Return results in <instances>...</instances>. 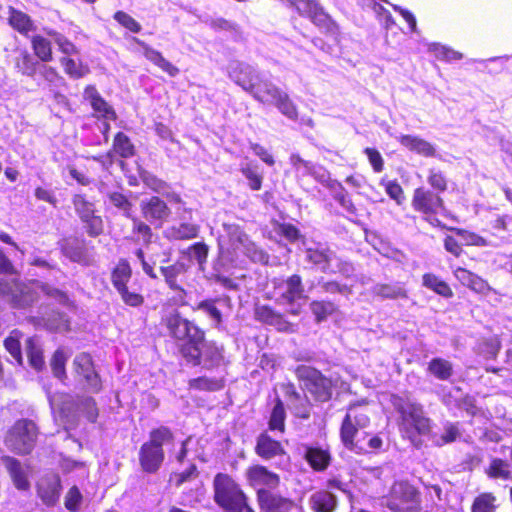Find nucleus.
<instances>
[{
    "label": "nucleus",
    "mask_w": 512,
    "mask_h": 512,
    "mask_svg": "<svg viewBox=\"0 0 512 512\" xmlns=\"http://www.w3.org/2000/svg\"><path fill=\"white\" fill-rule=\"evenodd\" d=\"M370 425L367 409L359 403L351 404L340 427L344 447L356 454L383 451L384 441L378 434L360 432Z\"/></svg>",
    "instance_id": "1"
},
{
    "label": "nucleus",
    "mask_w": 512,
    "mask_h": 512,
    "mask_svg": "<svg viewBox=\"0 0 512 512\" xmlns=\"http://www.w3.org/2000/svg\"><path fill=\"white\" fill-rule=\"evenodd\" d=\"M175 436L167 426L154 428L149 432L148 441L144 442L138 453L141 469L148 474L156 473L165 460L164 446H174Z\"/></svg>",
    "instance_id": "2"
},
{
    "label": "nucleus",
    "mask_w": 512,
    "mask_h": 512,
    "mask_svg": "<svg viewBox=\"0 0 512 512\" xmlns=\"http://www.w3.org/2000/svg\"><path fill=\"white\" fill-rule=\"evenodd\" d=\"M213 490L214 501L224 512H255L246 493L230 475L216 474Z\"/></svg>",
    "instance_id": "3"
},
{
    "label": "nucleus",
    "mask_w": 512,
    "mask_h": 512,
    "mask_svg": "<svg viewBox=\"0 0 512 512\" xmlns=\"http://www.w3.org/2000/svg\"><path fill=\"white\" fill-rule=\"evenodd\" d=\"M272 285L276 303L286 306L287 314L299 316L303 303L308 299L302 277L299 274H292L286 278H274Z\"/></svg>",
    "instance_id": "4"
},
{
    "label": "nucleus",
    "mask_w": 512,
    "mask_h": 512,
    "mask_svg": "<svg viewBox=\"0 0 512 512\" xmlns=\"http://www.w3.org/2000/svg\"><path fill=\"white\" fill-rule=\"evenodd\" d=\"M229 78L255 100H264L266 84L272 82L266 78L256 67L239 60H232L227 65Z\"/></svg>",
    "instance_id": "5"
},
{
    "label": "nucleus",
    "mask_w": 512,
    "mask_h": 512,
    "mask_svg": "<svg viewBox=\"0 0 512 512\" xmlns=\"http://www.w3.org/2000/svg\"><path fill=\"white\" fill-rule=\"evenodd\" d=\"M182 358L193 367L202 366L210 370L219 367L223 363L224 348L218 346L214 341L207 340L205 332H203L202 339L184 349Z\"/></svg>",
    "instance_id": "6"
},
{
    "label": "nucleus",
    "mask_w": 512,
    "mask_h": 512,
    "mask_svg": "<svg viewBox=\"0 0 512 512\" xmlns=\"http://www.w3.org/2000/svg\"><path fill=\"white\" fill-rule=\"evenodd\" d=\"M295 374L314 401L324 403L332 398L333 382L318 369L300 364L295 368Z\"/></svg>",
    "instance_id": "7"
},
{
    "label": "nucleus",
    "mask_w": 512,
    "mask_h": 512,
    "mask_svg": "<svg viewBox=\"0 0 512 512\" xmlns=\"http://www.w3.org/2000/svg\"><path fill=\"white\" fill-rule=\"evenodd\" d=\"M385 505L393 512H421V493L409 482L398 481L392 485Z\"/></svg>",
    "instance_id": "8"
},
{
    "label": "nucleus",
    "mask_w": 512,
    "mask_h": 512,
    "mask_svg": "<svg viewBox=\"0 0 512 512\" xmlns=\"http://www.w3.org/2000/svg\"><path fill=\"white\" fill-rule=\"evenodd\" d=\"M38 427L30 419H19L9 429L5 444L16 454H29L35 447L38 437Z\"/></svg>",
    "instance_id": "9"
},
{
    "label": "nucleus",
    "mask_w": 512,
    "mask_h": 512,
    "mask_svg": "<svg viewBox=\"0 0 512 512\" xmlns=\"http://www.w3.org/2000/svg\"><path fill=\"white\" fill-rule=\"evenodd\" d=\"M391 403L400 415L401 424L405 429H413L418 434H426L429 431L430 420L424 416L420 404L397 395H392Z\"/></svg>",
    "instance_id": "10"
},
{
    "label": "nucleus",
    "mask_w": 512,
    "mask_h": 512,
    "mask_svg": "<svg viewBox=\"0 0 512 512\" xmlns=\"http://www.w3.org/2000/svg\"><path fill=\"white\" fill-rule=\"evenodd\" d=\"M0 297L13 308L25 309L37 300V294L15 275H0Z\"/></svg>",
    "instance_id": "11"
},
{
    "label": "nucleus",
    "mask_w": 512,
    "mask_h": 512,
    "mask_svg": "<svg viewBox=\"0 0 512 512\" xmlns=\"http://www.w3.org/2000/svg\"><path fill=\"white\" fill-rule=\"evenodd\" d=\"M165 325L169 335L178 342L180 355L183 356L184 349L194 345L202 339L204 332L195 323L182 317L179 312H173L166 316Z\"/></svg>",
    "instance_id": "12"
},
{
    "label": "nucleus",
    "mask_w": 512,
    "mask_h": 512,
    "mask_svg": "<svg viewBox=\"0 0 512 512\" xmlns=\"http://www.w3.org/2000/svg\"><path fill=\"white\" fill-rule=\"evenodd\" d=\"M412 207L415 211L423 214L424 220L434 227L441 225L437 214L445 211L444 201L441 196L429 189L419 187L414 190Z\"/></svg>",
    "instance_id": "13"
},
{
    "label": "nucleus",
    "mask_w": 512,
    "mask_h": 512,
    "mask_svg": "<svg viewBox=\"0 0 512 512\" xmlns=\"http://www.w3.org/2000/svg\"><path fill=\"white\" fill-rule=\"evenodd\" d=\"M72 204L75 213L83 223V228L90 237H98L104 231V223L101 216L96 214L94 202L87 199L84 194H74Z\"/></svg>",
    "instance_id": "14"
},
{
    "label": "nucleus",
    "mask_w": 512,
    "mask_h": 512,
    "mask_svg": "<svg viewBox=\"0 0 512 512\" xmlns=\"http://www.w3.org/2000/svg\"><path fill=\"white\" fill-rule=\"evenodd\" d=\"M345 486L338 479H329L327 489L317 490L310 495L308 499L310 508L315 512H335L338 508V497L330 489H337L349 494Z\"/></svg>",
    "instance_id": "15"
},
{
    "label": "nucleus",
    "mask_w": 512,
    "mask_h": 512,
    "mask_svg": "<svg viewBox=\"0 0 512 512\" xmlns=\"http://www.w3.org/2000/svg\"><path fill=\"white\" fill-rule=\"evenodd\" d=\"M247 484L256 490H275L280 484V476L261 464L249 466L244 473Z\"/></svg>",
    "instance_id": "16"
},
{
    "label": "nucleus",
    "mask_w": 512,
    "mask_h": 512,
    "mask_svg": "<svg viewBox=\"0 0 512 512\" xmlns=\"http://www.w3.org/2000/svg\"><path fill=\"white\" fill-rule=\"evenodd\" d=\"M167 262L168 259H162L160 261V273L163 276L168 288L176 293L177 300L183 304L187 292L182 286L179 277L186 273L187 266L182 261H176L171 265H165Z\"/></svg>",
    "instance_id": "17"
},
{
    "label": "nucleus",
    "mask_w": 512,
    "mask_h": 512,
    "mask_svg": "<svg viewBox=\"0 0 512 512\" xmlns=\"http://www.w3.org/2000/svg\"><path fill=\"white\" fill-rule=\"evenodd\" d=\"M140 210L143 218L156 227L162 226L171 214L166 202L158 196L141 200Z\"/></svg>",
    "instance_id": "18"
},
{
    "label": "nucleus",
    "mask_w": 512,
    "mask_h": 512,
    "mask_svg": "<svg viewBox=\"0 0 512 512\" xmlns=\"http://www.w3.org/2000/svg\"><path fill=\"white\" fill-rule=\"evenodd\" d=\"M256 499L261 512H290L294 501L274 490L261 489L256 492Z\"/></svg>",
    "instance_id": "19"
},
{
    "label": "nucleus",
    "mask_w": 512,
    "mask_h": 512,
    "mask_svg": "<svg viewBox=\"0 0 512 512\" xmlns=\"http://www.w3.org/2000/svg\"><path fill=\"white\" fill-rule=\"evenodd\" d=\"M265 86L266 92L264 94V100H260L259 102L274 104L287 118L296 120L298 116L297 109L288 94L273 83L266 84Z\"/></svg>",
    "instance_id": "20"
},
{
    "label": "nucleus",
    "mask_w": 512,
    "mask_h": 512,
    "mask_svg": "<svg viewBox=\"0 0 512 512\" xmlns=\"http://www.w3.org/2000/svg\"><path fill=\"white\" fill-rule=\"evenodd\" d=\"M336 259V253L322 243H316L305 249V261L317 267L323 273L335 272L332 264Z\"/></svg>",
    "instance_id": "21"
},
{
    "label": "nucleus",
    "mask_w": 512,
    "mask_h": 512,
    "mask_svg": "<svg viewBox=\"0 0 512 512\" xmlns=\"http://www.w3.org/2000/svg\"><path fill=\"white\" fill-rule=\"evenodd\" d=\"M73 365L77 375L81 376L85 381L87 388L92 392H98L101 389V380L98 373L94 369L92 358L87 353L76 355Z\"/></svg>",
    "instance_id": "22"
},
{
    "label": "nucleus",
    "mask_w": 512,
    "mask_h": 512,
    "mask_svg": "<svg viewBox=\"0 0 512 512\" xmlns=\"http://www.w3.org/2000/svg\"><path fill=\"white\" fill-rule=\"evenodd\" d=\"M73 365L77 375L81 376L85 381L87 388L92 392H98L101 389V380L98 373L94 369L92 358L87 353L76 355Z\"/></svg>",
    "instance_id": "23"
},
{
    "label": "nucleus",
    "mask_w": 512,
    "mask_h": 512,
    "mask_svg": "<svg viewBox=\"0 0 512 512\" xmlns=\"http://www.w3.org/2000/svg\"><path fill=\"white\" fill-rule=\"evenodd\" d=\"M255 317L258 321L275 327L280 332H293V325L286 320L284 314L276 311L269 305H261L255 309Z\"/></svg>",
    "instance_id": "24"
},
{
    "label": "nucleus",
    "mask_w": 512,
    "mask_h": 512,
    "mask_svg": "<svg viewBox=\"0 0 512 512\" xmlns=\"http://www.w3.org/2000/svg\"><path fill=\"white\" fill-rule=\"evenodd\" d=\"M255 453L264 460H271L277 457L286 456V452L282 444L274 440L267 432L258 435L255 445Z\"/></svg>",
    "instance_id": "25"
},
{
    "label": "nucleus",
    "mask_w": 512,
    "mask_h": 512,
    "mask_svg": "<svg viewBox=\"0 0 512 512\" xmlns=\"http://www.w3.org/2000/svg\"><path fill=\"white\" fill-rule=\"evenodd\" d=\"M84 99L89 101L93 110L102 117L109 120H116L117 114L113 107L100 95L94 85H88L83 93Z\"/></svg>",
    "instance_id": "26"
},
{
    "label": "nucleus",
    "mask_w": 512,
    "mask_h": 512,
    "mask_svg": "<svg viewBox=\"0 0 512 512\" xmlns=\"http://www.w3.org/2000/svg\"><path fill=\"white\" fill-rule=\"evenodd\" d=\"M1 461L7 469L15 487L18 490H28L30 483L24 465L18 459L7 455L3 456Z\"/></svg>",
    "instance_id": "27"
},
{
    "label": "nucleus",
    "mask_w": 512,
    "mask_h": 512,
    "mask_svg": "<svg viewBox=\"0 0 512 512\" xmlns=\"http://www.w3.org/2000/svg\"><path fill=\"white\" fill-rule=\"evenodd\" d=\"M37 491L39 497L46 505H55L59 500L61 491L59 477L57 475H51L41 479L37 485Z\"/></svg>",
    "instance_id": "28"
},
{
    "label": "nucleus",
    "mask_w": 512,
    "mask_h": 512,
    "mask_svg": "<svg viewBox=\"0 0 512 512\" xmlns=\"http://www.w3.org/2000/svg\"><path fill=\"white\" fill-rule=\"evenodd\" d=\"M104 193V203L107 209H115L126 218H132L133 203L130 199L120 191L107 190Z\"/></svg>",
    "instance_id": "29"
},
{
    "label": "nucleus",
    "mask_w": 512,
    "mask_h": 512,
    "mask_svg": "<svg viewBox=\"0 0 512 512\" xmlns=\"http://www.w3.org/2000/svg\"><path fill=\"white\" fill-rule=\"evenodd\" d=\"M454 275L462 285L467 286L477 293L485 294L490 290V286L486 280L465 268H456Z\"/></svg>",
    "instance_id": "30"
},
{
    "label": "nucleus",
    "mask_w": 512,
    "mask_h": 512,
    "mask_svg": "<svg viewBox=\"0 0 512 512\" xmlns=\"http://www.w3.org/2000/svg\"><path fill=\"white\" fill-rule=\"evenodd\" d=\"M399 142L401 143V145H403L410 151L415 152L424 157L436 156L435 146L430 142L426 141L425 139L420 138L419 136L401 135L399 137Z\"/></svg>",
    "instance_id": "31"
},
{
    "label": "nucleus",
    "mask_w": 512,
    "mask_h": 512,
    "mask_svg": "<svg viewBox=\"0 0 512 512\" xmlns=\"http://www.w3.org/2000/svg\"><path fill=\"white\" fill-rule=\"evenodd\" d=\"M8 23L14 30L24 36H28L30 32L36 31V26L31 17L14 7H9Z\"/></svg>",
    "instance_id": "32"
},
{
    "label": "nucleus",
    "mask_w": 512,
    "mask_h": 512,
    "mask_svg": "<svg viewBox=\"0 0 512 512\" xmlns=\"http://www.w3.org/2000/svg\"><path fill=\"white\" fill-rule=\"evenodd\" d=\"M285 395L288 401L294 406L297 416L303 419L310 417V402L305 394L297 391L293 384H289L285 388Z\"/></svg>",
    "instance_id": "33"
},
{
    "label": "nucleus",
    "mask_w": 512,
    "mask_h": 512,
    "mask_svg": "<svg viewBox=\"0 0 512 512\" xmlns=\"http://www.w3.org/2000/svg\"><path fill=\"white\" fill-rule=\"evenodd\" d=\"M485 474L494 480H512L511 464L502 458L492 457L489 465L485 468Z\"/></svg>",
    "instance_id": "34"
},
{
    "label": "nucleus",
    "mask_w": 512,
    "mask_h": 512,
    "mask_svg": "<svg viewBox=\"0 0 512 512\" xmlns=\"http://www.w3.org/2000/svg\"><path fill=\"white\" fill-rule=\"evenodd\" d=\"M65 257L72 262L82 263L85 260V241L77 237L64 239L60 244Z\"/></svg>",
    "instance_id": "35"
},
{
    "label": "nucleus",
    "mask_w": 512,
    "mask_h": 512,
    "mask_svg": "<svg viewBox=\"0 0 512 512\" xmlns=\"http://www.w3.org/2000/svg\"><path fill=\"white\" fill-rule=\"evenodd\" d=\"M189 217L181 216L182 220H187ZM199 233V226L196 224L183 221L179 224L173 225L167 229L166 235L172 240H189L196 238Z\"/></svg>",
    "instance_id": "36"
},
{
    "label": "nucleus",
    "mask_w": 512,
    "mask_h": 512,
    "mask_svg": "<svg viewBox=\"0 0 512 512\" xmlns=\"http://www.w3.org/2000/svg\"><path fill=\"white\" fill-rule=\"evenodd\" d=\"M304 458L315 471H324L328 468L331 456L328 450L320 447H306Z\"/></svg>",
    "instance_id": "37"
},
{
    "label": "nucleus",
    "mask_w": 512,
    "mask_h": 512,
    "mask_svg": "<svg viewBox=\"0 0 512 512\" xmlns=\"http://www.w3.org/2000/svg\"><path fill=\"white\" fill-rule=\"evenodd\" d=\"M15 69L22 75L34 77L40 63L26 49L20 50L14 60Z\"/></svg>",
    "instance_id": "38"
},
{
    "label": "nucleus",
    "mask_w": 512,
    "mask_h": 512,
    "mask_svg": "<svg viewBox=\"0 0 512 512\" xmlns=\"http://www.w3.org/2000/svg\"><path fill=\"white\" fill-rule=\"evenodd\" d=\"M25 351L30 365L37 371L43 369L45 362L38 337H28L25 341Z\"/></svg>",
    "instance_id": "39"
},
{
    "label": "nucleus",
    "mask_w": 512,
    "mask_h": 512,
    "mask_svg": "<svg viewBox=\"0 0 512 512\" xmlns=\"http://www.w3.org/2000/svg\"><path fill=\"white\" fill-rule=\"evenodd\" d=\"M223 231L224 237H227L229 245L234 251H239L249 239L241 226L236 223H224Z\"/></svg>",
    "instance_id": "40"
},
{
    "label": "nucleus",
    "mask_w": 512,
    "mask_h": 512,
    "mask_svg": "<svg viewBox=\"0 0 512 512\" xmlns=\"http://www.w3.org/2000/svg\"><path fill=\"white\" fill-rule=\"evenodd\" d=\"M309 309L315 318L316 323H322L337 312L338 307L331 300H312Z\"/></svg>",
    "instance_id": "41"
},
{
    "label": "nucleus",
    "mask_w": 512,
    "mask_h": 512,
    "mask_svg": "<svg viewBox=\"0 0 512 512\" xmlns=\"http://www.w3.org/2000/svg\"><path fill=\"white\" fill-rule=\"evenodd\" d=\"M140 45L143 47V54L144 56L157 65L159 68H161L163 71L168 73L170 76H176L179 73V69L174 66L172 63H170L168 60H166L162 54L153 49L152 47L148 46L144 42H139Z\"/></svg>",
    "instance_id": "42"
},
{
    "label": "nucleus",
    "mask_w": 512,
    "mask_h": 512,
    "mask_svg": "<svg viewBox=\"0 0 512 512\" xmlns=\"http://www.w3.org/2000/svg\"><path fill=\"white\" fill-rule=\"evenodd\" d=\"M132 276V269L126 259H120L116 267L111 273V282L114 288L118 291L127 287L128 282Z\"/></svg>",
    "instance_id": "43"
},
{
    "label": "nucleus",
    "mask_w": 512,
    "mask_h": 512,
    "mask_svg": "<svg viewBox=\"0 0 512 512\" xmlns=\"http://www.w3.org/2000/svg\"><path fill=\"white\" fill-rule=\"evenodd\" d=\"M427 371L441 381H448L454 373L452 363L441 357L431 359Z\"/></svg>",
    "instance_id": "44"
},
{
    "label": "nucleus",
    "mask_w": 512,
    "mask_h": 512,
    "mask_svg": "<svg viewBox=\"0 0 512 512\" xmlns=\"http://www.w3.org/2000/svg\"><path fill=\"white\" fill-rule=\"evenodd\" d=\"M239 251L254 263L267 265L270 259L269 254L250 238Z\"/></svg>",
    "instance_id": "45"
},
{
    "label": "nucleus",
    "mask_w": 512,
    "mask_h": 512,
    "mask_svg": "<svg viewBox=\"0 0 512 512\" xmlns=\"http://www.w3.org/2000/svg\"><path fill=\"white\" fill-rule=\"evenodd\" d=\"M373 293L384 299L407 298V292L400 283L376 284L373 287Z\"/></svg>",
    "instance_id": "46"
},
{
    "label": "nucleus",
    "mask_w": 512,
    "mask_h": 512,
    "mask_svg": "<svg viewBox=\"0 0 512 512\" xmlns=\"http://www.w3.org/2000/svg\"><path fill=\"white\" fill-rule=\"evenodd\" d=\"M225 386V381L222 378H209L206 376H201L197 378H193L189 380V387L191 389L200 390V391H219L223 389Z\"/></svg>",
    "instance_id": "47"
},
{
    "label": "nucleus",
    "mask_w": 512,
    "mask_h": 512,
    "mask_svg": "<svg viewBox=\"0 0 512 512\" xmlns=\"http://www.w3.org/2000/svg\"><path fill=\"white\" fill-rule=\"evenodd\" d=\"M209 253V246L204 242H196L183 251L190 261H196L200 270H204Z\"/></svg>",
    "instance_id": "48"
},
{
    "label": "nucleus",
    "mask_w": 512,
    "mask_h": 512,
    "mask_svg": "<svg viewBox=\"0 0 512 512\" xmlns=\"http://www.w3.org/2000/svg\"><path fill=\"white\" fill-rule=\"evenodd\" d=\"M113 150L121 158H131L135 155V147L130 138L123 132H118L113 140Z\"/></svg>",
    "instance_id": "49"
},
{
    "label": "nucleus",
    "mask_w": 512,
    "mask_h": 512,
    "mask_svg": "<svg viewBox=\"0 0 512 512\" xmlns=\"http://www.w3.org/2000/svg\"><path fill=\"white\" fill-rule=\"evenodd\" d=\"M423 285L445 298H451L453 296V292L450 286L434 274H424Z\"/></svg>",
    "instance_id": "50"
},
{
    "label": "nucleus",
    "mask_w": 512,
    "mask_h": 512,
    "mask_svg": "<svg viewBox=\"0 0 512 512\" xmlns=\"http://www.w3.org/2000/svg\"><path fill=\"white\" fill-rule=\"evenodd\" d=\"M219 301H221L220 298L202 300L194 310L203 312L210 317L215 326H219L222 323V313L216 306V303Z\"/></svg>",
    "instance_id": "51"
},
{
    "label": "nucleus",
    "mask_w": 512,
    "mask_h": 512,
    "mask_svg": "<svg viewBox=\"0 0 512 512\" xmlns=\"http://www.w3.org/2000/svg\"><path fill=\"white\" fill-rule=\"evenodd\" d=\"M31 43L34 53L39 60L42 62L52 61V48L49 40L40 35H36L32 38Z\"/></svg>",
    "instance_id": "52"
},
{
    "label": "nucleus",
    "mask_w": 512,
    "mask_h": 512,
    "mask_svg": "<svg viewBox=\"0 0 512 512\" xmlns=\"http://www.w3.org/2000/svg\"><path fill=\"white\" fill-rule=\"evenodd\" d=\"M310 176H312L317 182L321 183L330 190H344L342 184L337 180L331 179L329 171L319 164H315Z\"/></svg>",
    "instance_id": "53"
},
{
    "label": "nucleus",
    "mask_w": 512,
    "mask_h": 512,
    "mask_svg": "<svg viewBox=\"0 0 512 512\" xmlns=\"http://www.w3.org/2000/svg\"><path fill=\"white\" fill-rule=\"evenodd\" d=\"M139 177L145 186L158 194L165 193L168 188V184L165 181L147 170L141 169L139 171Z\"/></svg>",
    "instance_id": "54"
},
{
    "label": "nucleus",
    "mask_w": 512,
    "mask_h": 512,
    "mask_svg": "<svg viewBox=\"0 0 512 512\" xmlns=\"http://www.w3.org/2000/svg\"><path fill=\"white\" fill-rule=\"evenodd\" d=\"M61 63L64 66L66 74L73 79L82 78L90 71L88 66L83 65L81 62H76L71 58H62Z\"/></svg>",
    "instance_id": "55"
},
{
    "label": "nucleus",
    "mask_w": 512,
    "mask_h": 512,
    "mask_svg": "<svg viewBox=\"0 0 512 512\" xmlns=\"http://www.w3.org/2000/svg\"><path fill=\"white\" fill-rule=\"evenodd\" d=\"M310 19L320 29H324L329 33H334L335 23L320 5L315 9Z\"/></svg>",
    "instance_id": "56"
},
{
    "label": "nucleus",
    "mask_w": 512,
    "mask_h": 512,
    "mask_svg": "<svg viewBox=\"0 0 512 512\" xmlns=\"http://www.w3.org/2000/svg\"><path fill=\"white\" fill-rule=\"evenodd\" d=\"M20 332L13 330L10 335L4 340L5 349L11 354L15 361L19 364L22 363V352L19 340Z\"/></svg>",
    "instance_id": "57"
},
{
    "label": "nucleus",
    "mask_w": 512,
    "mask_h": 512,
    "mask_svg": "<svg viewBox=\"0 0 512 512\" xmlns=\"http://www.w3.org/2000/svg\"><path fill=\"white\" fill-rule=\"evenodd\" d=\"M41 291L48 296L49 298L54 299L58 304L64 307L73 306V302L70 300L69 296L66 292L51 286L48 283H43L41 286Z\"/></svg>",
    "instance_id": "58"
},
{
    "label": "nucleus",
    "mask_w": 512,
    "mask_h": 512,
    "mask_svg": "<svg viewBox=\"0 0 512 512\" xmlns=\"http://www.w3.org/2000/svg\"><path fill=\"white\" fill-rule=\"evenodd\" d=\"M67 361V356L65 355L62 349H57L51 359L50 366L52 372L56 378L59 380H63L66 378L65 364Z\"/></svg>",
    "instance_id": "59"
},
{
    "label": "nucleus",
    "mask_w": 512,
    "mask_h": 512,
    "mask_svg": "<svg viewBox=\"0 0 512 512\" xmlns=\"http://www.w3.org/2000/svg\"><path fill=\"white\" fill-rule=\"evenodd\" d=\"M241 172L243 176L247 179L248 186L250 187V189L254 191L261 189L263 177L259 173L258 168L256 166L247 164L241 168Z\"/></svg>",
    "instance_id": "60"
},
{
    "label": "nucleus",
    "mask_w": 512,
    "mask_h": 512,
    "mask_svg": "<svg viewBox=\"0 0 512 512\" xmlns=\"http://www.w3.org/2000/svg\"><path fill=\"white\" fill-rule=\"evenodd\" d=\"M496 498L491 493H483L475 498L472 505V512H494Z\"/></svg>",
    "instance_id": "61"
},
{
    "label": "nucleus",
    "mask_w": 512,
    "mask_h": 512,
    "mask_svg": "<svg viewBox=\"0 0 512 512\" xmlns=\"http://www.w3.org/2000/svg\"><path fill=\"white\" fill-rule=\"evenodd\" d=\"M427 182L435 191H437L436 193L438 194L447 190V177L438 169H429Z\"/></svg>",
    "instance_id": "62"
},
{
    "label": "nucleus",
    "mask_w": 512,
    "mask_h": 512,
    "mask_svg": "<svg viewBox=\"0 0 512 512\" xmlns=\"http://www.w3.org/2000/svg\"><path fill=\"white\" fill-rule=\"evenodd\" d=\"M79 411L87 418L91 423L96 422L98 417V409L96 401L92 397H84L80 400L78 405Z\"/></svg>",
    "instance_id": "63"
},
{
    "label": "nucleus",
    "mask_w": 512,
    "mask_h": 512,
    "mask_svg": "<svg viewBox=\"0 0 512 512\" xmlns=\"http://www.w3.org/2000/svg\"><path fill=\"white\" fill-rule=\"evenodd\" d=\"M284 421H285V411H284L282 403L279 402L272 409L270 420H269V429L284 432V428H285Z\"/></svg>",
    "instance_id": "64"
}]
</instances>
